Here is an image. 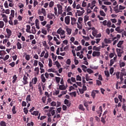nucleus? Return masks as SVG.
<instances>
[{
	"instance_id": "nucleus-1",
	"label": "nucleus",
	"mask_w": 126,
	"mask_h": 126,
	"mask_svg": "<svg viewBox=\"0 0 126 126\" xmlns=\"http://www.w3.org/2000/svg\"><path fill=\"white\" fill-rule=\"evenodd\" d=\"M37 81L38 79L37 78V77H34V78H32V81L30 82V87L33 89V84H36Z\"/></svg>"
},
{
	"instance_id": "nucleus-2",
	"label": "nucleus",
	"mask_w": 126,
	"mask_h": 126,
	"mask_svg": "<svg viewBox=\"0 0 126 126\" xmlns=\"http://www.w3.org/2000/svg\"><path fill=\"white\" fill-rule=\"evenodd\" d=\"M64 22L66 25H69L70 24V16H66L64 18Z\"/></svg>"
},
{
	"instance_id": "nucleus-3",
	"label": "nucleus",
	"mask_w": 126,
	"mask_h": 126,
	"mask_svg": "<svg viewBox=\"0 0 126 126\" xmlns=\"http://www.w3.org/2000/svg\"><path fill=\"white\" fill-rule=\"evenodd\" d=\"M57 7L58 8L59 14H62L63 13V6L61 4H57Z\"/></svg>"
},
{
	"instance_id": "nucleus-4",
	"label": "nucleus",
	"mask_w": 126,
	"mask_h": 126,
	"mask_svg": "<svg viewBox=\"0 0 126 126\" xmlns=\"http://www.w3.org/2000/svg\"><path fill=\"white\" fill-rule=\"evenodd\" d=\"M84 12H85L84 10H83L82 11L77 10V12L76 13V17L77 16V14L78 16H81L83 15V13H84Z\"/></svg>"
},
{
	"instance_id": "nucleus-5",
	"label": "nucleus",
	"mask_w": 126,
	"mask_h": 126,
	"mask_svg": "<svg viewBox=\"0 0 126 126\" xmlns=\"http://www.w3.org/2000/svg\"><path fill=\"white\" fill-rule=\"evenodd\" d=\"M23 83L24 84V85H26V84H28V77H27V76H26V75H24V77H23Z\"/></svg>"
},
{
	"instance_id": "nucleus-6",
	"label": "nucleus",
	"mask_w": 126,
	"mask_h": 126,
	"mask_svg": "<svg viewBox=\"0 0 126 126\" xmlns=\"http://www.w3.org/2000/svg\"><path fill=\"white\" fill-rule=\"evenodd\" d=\"M100 55H101V52L99 51H94L93 52V57H100Z\"/></svg>"
},
{
	"instance_id": "nucleus-7",
	"label": "nucleus",
	"mask_w": 126,
	"mask_h": 126,
	"mask_svg": "<svg viewBox=\"0 0 126 126\" xmlns=\"http://www.w3.org/2000/svg\"><path fill=\"white\" fill-rule=\"evenodd\" d=\"M99 93V91L98 90H93L92 92V97H93V99L95 98V96L96 94H98Z\"/></svg>"
},
{
	"instance_id": "nucleus-8",
	"label": "nucleus",
	"mask_w": 126,
	"mask_h": 126,
	"mask_svg": "<svg viewBox=\"0 0 126 126\" xmlns=\"http://www.w3.org/2000/svg\"><path fill=\"white\" fill-rule=\"evenodd\" d=\"M35 26L36 29H40V22L38 19L35 20Z\"/></svg>"
},
{
	"instance_id": "nucleus-9",
	"label": "nucleus",
	"mask_w": 126,
	"mask_h": 126,
	"mask_svg": "<svg viewBox=\"0 0 126 126\" xmlns=\"http://www.w3.org/2000/svg\"><path fill=\"white\" fill-rule=\"evenodd\" d=\"M71 25H75L76 24V19L75 18L71 17Z\"/></svg>"
},
{
	"instance_id": "nucleus-10",
	"label": "nucleus",
	"mask_w": 126,
	"mask_h": 126,
	"mask_svg": "<svg viewBox=\"0 0 126 126\" xmlns=\"http://www.w3.org/2000/svg\"><path fill=\"white\" fill-rule=\"evenodd\" d=\"M123 76H124V73L121 72L120 76V79L121 81L119 82V84H122L123 83V81H124V78H123Z\"/></svg>"
},
{
	"instance_id": "nucleus-11",
	"label": "nucleus",
	"mask_w": 126,
	"mask_h": 126,
	"mask_svg": "<svg viewBox=\"0 0 126 126\" xmlns=\"http://www.w3.org/2000/svg\"><path fill=\"white\" fill-rule=\"evenodd\" d=\"M61 39H64L65 38V31L63 30L61 33Z\"/></svg>"
},
{
	"instance_id": "nucleus-12",
	"label": "nucleus",
	"mask_w": 126,
	"mask_h": 126,
	"mask_svg": "<svg viewBox=\"0 0 126 126\" xmlns=\"http://www.w3.org/2000/svg\"><path fill=\"white\" fill-rule=\"evenodd\" d=\"M2 17H3V20L5 23H7L8 22V21L7 20V17L6 16V15L5 14H2Z\"/></svg>"
},
{
	"instance_id": "nucleus-13",
	"label": "nucleus",
	"mask_w": 126,
	"mask_h": 126,
	"mask_svg": "<svg viewBox=\"0 0 126 126\" xmlns=\"http://www.w3.org/2000/svg\"><path fill=\"white\" fill-rule=\"evenodd\" d=\"M31 29V26H30V25H27V29H26V32H27L28 33H30V34H31V33H32L31 32V31H30V30Z\"/></svg>"
},
{
	"instance_id": "nucleus-14",
	"label": "nucleus",
	"mask_w": 126,
	"mask_h": 126,
	"mask_svg": "<svg viewBox=\"0 0 126 126\" xmlns=\"http://www.w3.org/2000/svg\"><path fill=\"white\" fill-rule=\"evenodd\" d=\"M64 104H65V105H66L68 107H70L71 103L69 102V101H68V100L66 99L64 100Z\"/></svg>"
},
{
	"instance_id": "nucleus-15",
	"label": "nucleus",
	"mask_w": 126,
	"mask_h": 126,
	"mask_svg": "<svg viewBox=\"0 0 126 126\" xmlns=\"http://www.w3.org/2000/svg\"><path fill=\"white\" fill-rule=\"evenodd\" d=\"M6 31L8 37H10L12 34V32H11V30H10L9 29H6Z\"/></svg>"
},
{
	"instance_id": "nucleus-16",
	"label": "nucleus",
	"mask_w": 126,
	"mask_h": 126,
	"mask_svg": "<svg viewBox=\"0 0 126 126\" xmlns=\"http://www.w3.org/2000/svg\"><path fill=\"white\" fill-rule=\"evenodd\" d=\"M54 17H55V15L54 14L48 13L47 14V18H49V19H53Z\"/></svg>"
},
{
	"instance_id": "nucleus-17",
	"label": "nucleus",
	"mask_w": 126,
	"mask_h": 126,
	"mask_svg": "<svg viewBox=\"0 0 126 126\" xmlns=\"http://www.w3.org/2000/svg\"><path fill=\"white\" fill-rule=\"evenodd\" d=\"M124 44V41L123 40H120L117 44V47L118 48H122V45Z\"/></svg>"
},
{
	"instance_id": "nucleus-18",
	"label": "nucleus",
	"mask_w": 126,
	"mask_h": 126,
	"mask_svg": "<svg viewBox=\"0 0 126 126\" xmlns=\"http://www.w3.org/2000/svg\"><path fill=\"white\" fill-rule=\"evenodd\" d=\"M16 45L18 49L21 50V49H22V45H21V43H20V42H18Z\"/></svg>"
},
{
	"instance_id": "nucleus-19",
	"label": "nucleus",
	"mask_w": 126,
	"mask_h": 126,
	"mask_svg": "<svg viewBox=\"0 0 126 126\" xmlns=\"http://www.w3.org/2000/svg\"><path fill=\"white\" fill-rule=\"evenodd\" d=\"M41 13L43 14L44 16H47V12H46V9H45V8H41Z\"/></svg>"
},
{
	"instance_id": "nucleus-20",
	"label": "nucleus",
	"mask_w": 126,
	"mask_h": 126,
	"mask_svg": "<svg viewBox=\"0 0 126 126\" xmlns=\"http://www.w3.org/2000/svg\"><path fill=\"white\" fill-rule=\"evenodd\" d=\"M40 77L41 81L43 82V83H45V82H46V78H45L44 74H41Z\"/></svg>"
},
{
	"instance_id": "nucleus-21",
	"label": "nucleus",
	"mask_w": 126,
	"mask_h": 126,
	"mask_svg": "<svg viewBox=\"0 0 126 126\" xmlns=\"http://www.w3.org/2000/svg\"><path fill=\"white\" fill-rule=\"evenodd\" d=\"M32 34H36V32H37V31L36 30V28H35V26H32Z\"/></svg>"
},
{
	"instance_id": "nucleus-22",
	"label": "nucleus",
	"mask_w": 126,
	"mask_h": 126,
	"mask_svg": "<svg viewBox=\"0 0 126 126\" xmlns=\"http://www.w3.org/2000/svg\"><path fill=\"white\" fill-rule=\"evenodd\" d=\"M27 103H29V101H31V95L29 94L27 95L26 99Z\"/></svg>"
},
{
	"instance_id": "nucleus-23",
	"label": "nucleus",
	"mask_w": 126,
	"mask_h": 126,
	"mask_svg": "<svg viewBox=\"0 0 126 126\" xmlns=\"http://www.w3.org/2000/svg\"><path fill=\"white\" fill-rule=\"evenodd\" d=\"M66 31L67 32V35H70L71 34V32L72 31V30H71V29L67 28L66 29Z\"/></svg>"
},
{
	"instance_id": "nucleus-24",
	"label": "nucleus",
	"mask_w": 126,
	"mask_h": 126,
	"mask_svg": "<svg viewBox=\"0 0 126 126\" xmlns=\"http://www.w3.org/2000/svg\"><path fill=\"white\" fill-rule=\"evenodd\" d=\"M16 107L15 106H13L12 109V113L14 114V115H15V114H16L17 113V111H16Z\"/></svg>"
},
{
	"instance_id": "nucleus-25",
	"label": "nucleus",
	"mask_w": 126,
	"mask_h": 126,
	"mask_svg": "<svg viewBox=\"0 0 126 126\" xmlns=\"http://www.w3.org/2000/svg\"><path fill=\"white\" fill-rule=\"evenodd\" d=\"M13 81H12V83H15L16 80H17V76H16V75H14V76H13Z\"/></svg>"
},
{
	"instance_id": "nucleus-26",
	"label": "nucleus",
	"mask_w": 126,
	"mask_h": 126,
	"mask_svg": "<svg viewBox=\"0 0 126 126\" xmlns=\"http://www.w3.org/2000/svg\"><path fill=\"white\" fill-rule=\"evenodd\" d=\"M59 89L60 90H65L66 89V88L64 85H60L59 86Z\"/></svg>"
},
{
	"instance_id": "nucleus-27",
	"label": "nucleus",
	"mask_w": 126,
	"mask_h": 126,
	"mask_svg": "<svg viewBox=\"0 0 126 126\" xmlns=\"http://www.w3.org/2000/svg\"><path fill=\"white\" fill-rule=\"evenodd\" d=\"M48 65H49V67H52V66H53V61H52V59H49Z\"/></svg>"
},
{
	"instance_id": "nucleus-28",
	"label": "nucleus",
	"mask_w": 126,
	"mask_h": 126,
	"mask_svg": "<svg viewBox=\"0 0 126 126\" xmlns=\"http://www.w3.org/2000/svg\"><path fill=\"white\" fill-rule=\"evenodd\" d=\"M51 56L52 57V59H53V62H55V61L57 60V56L55 55V54L52 53Z\"/></svg>"
},
{
	"instance_id": "nucleus-29",
	"label": "nucleus",
	"mask_w": 126,
	"mask_h": 126,
	"mask_svg": "<svg viewBox=\"0 0 126 126\" xmlns=\"http://www.w3.org/2000/svg\"><path fill=\"white\" fill-rule=\"evenodd\" d=\"M81 67L82 68V70L84 72H86V68H87V66H86L85 65H81Z\"/></svg>"
},
{
	"instance_id": "nucleus-30",
	"label": "nucleus",
	"mask_w": 126,
	"mask_h": 126,
	"mask_svg": "<svg viewBox=\"0 0 126 126\" xmlns=\"http://www.w3.org/2000/svg\"><path fill=\"white\" fill-rule=\"evenodd\" d=\"M54 41H55V42H56L57 45H60V44H61V42L58 41L59 40H58L57 37L55 36L54 37Z\"/></svg>"
},
{
	"instance_id": "nucleus-31",
	"label": "nucleus",
	"mask_w": 126,
	"mask_h": 126,
	"mask_svg": "<svg viewBox=\"0 0 126 126\" xmlns=\"http://www.w3.org/2000/svg\"><path fill=\"white\" fill-rule=\"evenodd\" d=\"M99 13L101 16H103L104 17L106 16V13H105V12H104V11L103 10H100Z\"/></svg>"
},
{
	"instance_id": "nucleus-32",
	"label": "nucleus",
	"mask_w": 126,
	"mask_h": 126,
	"mask_svg": "<svg viewBox=\"0 0 126 126\" xmlns=\"http://www.w3.org/2000/svg\"><path fill=\"white\" fill-rule=\"evenodd\" d=\"M79 109L80 110H81V111H85V109L84 108V107L83 106V105H82V104L79 105Z\"/></svg>"
},
{
	"instance_id": "nucleus-33",
	"label": "nucleus",
	"mask_w": 126,
	"mask_h": 126,
	"mask_svg": "<svg viewBox=\"0 0 126 126\" xmlns=\"http://www.w3.org/2000/svg\"><path fill=\"white\" fill-rule=\"evenodd\" d=\"M14 13H15L14 10H11L10 17H12V18H13V17H14Z\"/></svg>"
},
{
	"instance_id": "nucleus-34",
	"label": "nucleus",
	"mask_w": 126,
	"mask_h": 126,
	"mask_svg": "<svg viewBox=\"0 0 126 126\" xmlns=\"http://www.w3.org/2000/svg\"><path fill=\"white\" fill-rule=\"evenodd\" d=\"M31 115H32L33 116H38V115H39V112L34 111L33 112L31 113Z\"/></svg>"
},
{
	"instance_id": "nucleus-35",
	"label": "nucleus",
	"mask_w": 126,
	"mask_h": 126,
	"mask_svg": "<svg viewBox=\"0 0 126 126\" xmlns=\"http://www.w3.org/2000/svg\"><path fill=\"white\" fill-rule=\"evenodd\" d=\"M55 64L58 68H60L61 66V64H60V63L58 61L55 62Z\"/></svg>"
},
{
	"instance_id": "nucleus-36",
	"label": "nucleus",
	"mask_w": 126,
	"mask_h": 126,
	"mask_svg": "<svg viewBox=\"0 0 126 126\" xmlns=\"http://www.w3.org/2000/svg\"><path fill=\"white\" fill-rule=\"evenodd\" d=\"M104 42L106 43V44H109V43H112V41L110 40H109L107 38H105L104 39Z\"/></svg>"
},
{
	"instance_id": "nucleus-37",
	"label": "nucleus",
	"mask_w": 126,
	"mask_h": 126,
	"mask_svg": "<svg viewBox=\"0 0 126 126\" xmlns=\"http://www.w3.org/2000/svg\"><path fill=\"white\" fill-rule=\"evenodd\" d=\"M119 65L120 67H123L124 66H126V63L125 62L120 63Z\"/></svg>"
},
{
	"instance_id": "nucleus-38",
	"label": "nucleus",
	"mask_w": 126,
	"mask_h": 126,
	"mask_svg": "<svg viewBox=\"0 0 126 126\" xmlns=\"http://www.w3.org/2000/svg\"><path fill=\"white\" fill-rule=\"evenodd\" d=\"M83 21V18L82 17H79L78 20V22L80 24H81Z\"/></svg>"
},
{
	"instance_id": "nucleus-39",
	"label": "nucleus",
	"mask_w": 126,
	"mask_h": 126,
	"mask_svg": "<svg viewBox=\"0 0 126 126\" xmlns=\"http://www.w3.org/2000/svg\"><path fill=\"white\" fill-rule=\"evenodd\" d=\"M4 26V23L2 21H0V28H3Z\"/></svg>"
},
{
	"instance_id": "nucleus-40",
	"label": "nucleus",
	"mask_w": 126,
	"mask_h": 126,
	"mask_svg": "<svg viewBox=\"0 0 126 126\" xmlns=\"http://www.w3.org/2000/svg\"><path fill=\"white\" fill-rule=\"evenodd\" d=\"M105 119L106 116H105L104 117H101V122H102L104 124H106V121H105Z\"/></svg>"
},
{
	"instance_id": "nucleus-41",
	"label": "nucleus",
	"mask_w": 126,
	"mask_h": 126,
	"mask_svg": "<svg viewBox=\"0 0 126 126\" xmlns=\"http://www.w3.org/2000/svg\"><path fill=\"white\" fill-rule=\"evenodd\" d=\"M100 47H97L96 46H94L93 47V51H100Z\"/></svg>"
},
{
	"instance_id": "nucleus-42",
	"label": "nucleus",
	"mask_w": 126,
	"mask_h": 126,
	"mask_svg": "<svg viewBox=\"0 0 126 126\" xmlns=\"http://www.w3.org/2000/svg\"><path fill=\"white\" fill-rule=\"evenodd\" d=\"M105 75H106V77H110V73H109V71H104Z\"/></svg>"
},
{
	"instance_id": "nucleus-43",
	"label": "nucleus",
	"mask_w": 126,
	"mask_h": 126,
	"mask_svg": "<svg viewBox=\"0 0 126 126\" xmlns=\"http://www.w3.org/2000/svg\"><path fill=\"white\" fill-rule=\"evenodd\" d=\"M0 126H6V123L4 121H1L0 122Z\"/></svg>"
},
{
	"instance_id": "nucleus-44",
	"label": "nucleus",
	"mask_w": 126,
	"mask_h": 126,
	"mask_svg": "<svg viewBox=\"0 0 126 126\" xmlns=\"http://www.w3.org/2000/svg\"><path fill=\"white\" fill-rule=\"evenodd\" d=\"M55 79L57 83H60V81H61V77H56Z\"/></svg>"
},
{
	"instance_id": "nucleus-45",
	"label": "nucleus",
	"mask_w": 126,
	"mask_h": 126,
	"mask_svg": "<svg viewBox=\"0 0 126 126\" xmlns=\"http://www.w3.org/2000/svg\"><path fill=\"white\" fill-rule=\"evenodd\" d=\"M9 19L10 20L9 21V24H10V25H13V23L12 22V17H9Z\"/></svg>"
},
{
	"instance_id": "nucleus-46",
	"label": "nucleus",
	"mask_w": 126,
	"mask_h": 126,
	"mask_svg": "<svg viewBox=\"0 0 126 126\" xmlns=\"http://www.w3.org/2000/svg\"><path fill=\"white\" fill-rule=\"evenodd\" d=\"M38 1L36 0H33V7H36V5H38Z\"/></svg>"
},
{
	"instance_id": "nucleus-47",
	"label": "nucleus",
	"mask_w": 126,
	"mask_h": 126,
	"mask_svg": "<svg viewBox=\"0 0 126 126\" xmlns=\"http://www.w3.org/2000/svg\"><path fill=\"white\" fill-rule=\"evenodd\" d=\"M114 11H115L116 13H119V12H120L121 11H120V9L119 8H114Z\"/></svg>"
},
{
	"instance_id": "nucleus-48",
	"label": "nucleus",
	"mask_w": 126,
	"mask_h": 126,
	"mask_svg": "<svg viewBox=\"0 0 126 126\" xmlns=\"http://www.w3.org/2000/svg\"><path fill=\"white\" fill-rule=\"evenodd\" d=\"M69 95H70L71 96H73L74 97H76V92H74L70 93Z\"/></svg>"
},
{
	"instance_id": "nucleus-49",
	"label": "nucleus",
	"mask_w": 126,
	"mask_h": 126,
	"mask_svg": "<svg viewBox=\"0 0 126 126\" xmlns=\"http://www.w3.org/2000/svg\"><path fill=\"white\" fill-rule=\"evenodd\" d=\"M115 61H114L113 59H111L110 61V66H112L113 65V64H114V63H115Z\"/></svg>"
},
{
	"instance_id": "nucleus-50",
	"label": "nucleus",
	"mask_w": 126,
	"mask_h": 126,
	"mask_svg": "<svg viewBox=\"0 0 126 126\" xmlns=\"http://www.w3.org/2000/svg\"><path fill=\"white\" fill-rule=\"evenodd\" d=\"M89 20V17L88 16L85 15L84 16V21L85 22H87Z\"/></svg>"
},
{
	"instance_id": "nucleus-51",
	"label": "nucleus",
	"mask_w": 126,
	"mask_h": 126,
	"mask_svg": "<svg viewBox=\"0 0 126 126\" xmlns=\"http://www.w3.org/2000/svg\"><path fill=\"white\" fill-rule=\"evenodd\" d=\"M76 80L77 81H81V77L79 75L76 76Z\"/></svg>"
},
{
	"instance_id": "nucleus-52",
	"label": "nucleus",
	"mask_w": 126,
	"mask_h": 126,
	"mask_svg": "<svg viewBox=\"0 0 126 126\" xmlns=\"http://www.w3.org/2000/svg\"><path fill=\"white\" fill-rule=\"evenodd\" d=\"M106 25L107 27H108L109 28H111V27H112V26H111L112 25V23H111V21H108Z\"/></svg>"
},
{
	"instance_id": "nucleus-53",
	"label": "nucleus",
	"mask_w": 126,
	"mask_h": 126,
	"mask_svg": "<svg viewBox=\"0 0 126 126\" xmlns=\"http://www.w3.org/2000/svg\"><path fill=\"white\" fill-rule=\"evenodd\" d=\"M87 71L90 74H91V73H93V70L90 68L87 69Z\"/></svg>"
},
{
	"instance_id": "nucleus-54",
	"label": "nucleus",
	"mask_w": 126,
	"mask_h": 126,
	"mask_svg": "<svg viewBox=\"0 0 126 126\" xmlns=\"http://www.w3.org/2000/svg\"><path fill=\"white\" fill-rule=\"evenodd\" d=\"M41 33L44 35H47V31H46L45 29H42Z\"/></svg>"
},
{
	"instance_id": "nucleus-55",
	"label": "nucleus",
	"mask_w": 126,
	"mask_h": 126,
	"mask_svg": "<svg viewBox=\"0 0 126 126\" xmlns=\"http://www.w3.org/2000/svg\"><path fill=\"white\" fill-rule=\"evenodd\" d=\"M115 31H117V32H118V33H121V29L120 27H117L116 29H115Z\"/></svg>"
},
{
	"instance_id": "nucleus-56",
	"label": "nucleus",
	"mask_w": 126,
	"mask_h": 126,
	"mask_svg": "<svg viewBox=\"0 0 126 126\" xmlns=\"http://www.w3.org/2000/svg\"><path fill=\"white\" fill-rule=\"evenodd\" d=\"M42 102L45 104L46 103V100H47V96H43L42 98Z\"/></svg>"
},
{
	"instance_id": "nucleus-57",
	"label": "nucleus",
	"mask_w": 126,
	"mask_h": 126,
	"mask_svg": "<svg viewBox=\"0 0 126 126\" xmlns=\"http://www.w3.org/2000/svg\"><path fill=\"white\" fill-rule=\"evenodd\" d=\"M96 85L98 86H100V85H102V82H101V81L96 80Z\"/></svg>"
},
{
	"instance_id": "nucleus-58",
	"label": "nucleus",
	"mask_w": 126,
	"mask_h": 126,
	"mask_svg": "<svg viewBox=\"0 0 126 126\" xmlns=\"http://www.w3.org/2000/svg\"><path fill=\"white\" fill-rule=\"evenodd\" d=\"M4 6L5 8H8V3H7V1H5L4 3Z\"/></svg>"
},
{
	"instance_id": "nucleus-59",
	"label": "nucleus",
	"mask_w": 126,
	"mask_h": 126,
	"mask_svg": "<svg viewBox=\"0 0 126 126\" xmlns=\"http://www.w3.org/2000/svg\"><path fill=\"white\" fill-rule=\"evenodd\" d=\"M23 110L25 114H26V115H27V114H28V109H27V108L25 107Z\"/></svg>"
},
{
	"instance_id": "nucleus-60",
	"label": "nucleus",
	"mask_w": 126,
	"mask_h": 126,
	"mask_svg": "<svg viewBox=\"0 0 126 126\" xmlns=\"http://www.w3.org/2000/svg\"><path fill=\"white\" fill-rule=\"evenodd\" d=\"M8 59H9V55H7L5 56V57L3 58V61H7V60H8Z\"/></svg>"
},
{
	"instance_id": "nucleus-61",
	"label": "nucleus",
	"mask_w": 126,
	"mask_h": 126,
	"mask_svg": "<svg viewBox=\"0 0 126 126\" xmlns=\"http://www.w3.org/2000/svg\"><path fill=\"white\" fill-rule=\"evenodd\" d=\"M47 38L48 39L49 41H52V39H53V36H51L50 35H47Z\"/></svg>"
},
{
	"instance_id": "nucleus-62",
	"label": "nucleus",
	"mask_w": 126,
	"mask_h": 126,
	"mask_svg": "<svg viewBox=\"0 0 126 126\" xmlns=\"http://www.w3.org/2000/svg\"><path fill=\"white\" fill-rule=\"evenodd\" d=\"M49 57V52L47 51L45 54V55H44V59H47V58Z\"/></svg>"
},
{
	"instance_id": "nucleus-63",
	"label": "nucleus",
	"mask_w": 126,
	"mask_h": 126,
	"mask_svg": "<svg viewBox=\"0 0 126 126\" xmlns=\"http://www.w3.org/2000/svg\"><path fill=\"white\" fill-rule=\"evenodd\" d=\"M25 59H26V61H29L30 60V55H27L26 56Z\"/></svg>"
},
{
	"instance_id": "nucleus-64",
	"label": "nucleus",
	"mask_w": 126,
	"mask_h": 126,
	"mask_svg": "<svg viewBox=\"0 0 126 126\" xmlns=\"http://www.w3.org/2000/svg\"><path fill=\"white\" fill-rule=\"evenodd\" d=\"M27 126H34V123L32 122L31 123H28Z\"/></svg>"
}]
</instances>
